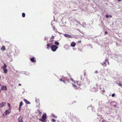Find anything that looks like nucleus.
Here are the masks:
<instances>
[{"label": "nucleus", "instance_id": "f257e3e1", "mask_svg": "<svg viewBox=\"0 0 122 122\" xmlns=\"http://www.w3.org/2000/svg\"><path fill=\"white\" fill-rule=\"evenodd\" d=\"M46 116L47 115L46 113H44L42 117V119H39V120L40 121H41L43 122H46V120L47 118Z\"/></svg>", "mask_w": 122, "mask_h": 122}, {"label": "nucleus", "instance_id": "f03ea898", "mask_svg": "<svg viewBox=\"0 0 122 122\" xmlns=\"http://www.w3.org/2000/svg\"><path fill=\"white\" fill-rule=\"evenodd\" d=\"M58 48V46L54 45H52L51 47V48L52 51H56Z\"/></svg>", "mask_w": 122, "mask_h": 122}, {"label": "nucleus", "instance_id": "7ed1b4c3", "mask_svg": "<svg viewBox=\"0 0 122 122\" xmlns=\"http://www.w3.org/2000/svg\"><path fill=\"white\" fill-rule=\"evenodd\" d=\"M19 122H24L23 119V117L21 116H20L18 118Z\"/></svg>", "mask_w": 122, "mask_h": 122}, {"label": "nucleus", "instance_id": "20e7f679", "mask_svg": "<svg viewBox=\"0 0 122 122\" xmlns=\"http://www.w3.org/2000/svg\"><path fill=\"white\" fill-rule=\"evenodd\" d=\"M11 112V110L10 108L6 110L5 112V114L6 115H7L9 114Z\"/></svg>", "mask_w": 122, "mask_h": 122}, {"label": "nucleus", "instance_id": "39448f33", "mask_svg": "<svg viewBox=\"0 0 122 122\" xmlns=\"http://www.w3.org/2000/svg\"><path fill=\"white\" fill-rule=\"evenodd\" d=\"M1 89L2 90H7V88L5 86H1Z\"/></svg>", "mask_w": 122, "mask_h": 122}, {"label": "nucleus", "instance_id": "423d86ee", "mask_svg": "<svg viewBox=\"0 0 122 122\" xmlns=\"http://www.w3.org/2000/svg\"><path fill=\"white\" fill-rule=\"evenodd\" d=\"M6 104V103L5 102H3L0 103V108L4 106Z\"/></svg>", "mask_w": 122, "mask_h": 122}, {"label": "nucleus", "instance_id": "0eeeda50", "mask_svg": "<svg viewBox=\"0 0 122 122\" xmlns=\"http://www.w3.org/2000/svg\"><path fill=\"white\" fill-rule=\"evenodd\" d=\"M65 79H66V77H64L61 78L59 80L61 81H62L64 83H65V81H66V80H65Z\"/></svg>", "mask_w": 122, "mask_h": 122}, {"label": "nucleus", "instance_id": "6e6552de", "mask_svg": "<svg viewBox=\"0 0 122 122\" xmlns=\"http://www.w3.org/2000/svg\"><path fill=\"white\" fill-rule=\"evenodd\" d=\"M67 38H71L72 36L71 35L66 34H65L64 35Z\"/></svg>", "mask_w": 122, "mask_h": 122}, {"label": "nucleus", "instance_id": "1a4fd4ad", "mask_svg": "<svg viewBox=\"0 0 122 122\" xmlns=\"http://www.w3.org/2000/svg\"><path fill=\"white\" fill-rule=\"evenodd\" d=\"M31 61L32 62H36V61L35 60V58L33 57L30 59Z\"/></svg>", "mask_w": 122, "mask_h": 122}, {"label": "nucleus", "instance_id": "9d476101", "mask_svg": "<svg viewBox=\"0 0 122 122\" xmlns=\"http://www.w3.org/2000/svg\"><path fill=\"white\" fill-rule=\"evenodd\" d=\"M23 100L26 104H29L30 103L29 102L25 99H24Z\"/></svg>", "mask_w": 122, "mask_h": 122}, {"label": "nucleus", "instance_id": "9b49d317", "mask_svg": "<svg viewBox=\"0 0 122 122\" xmlns=\"http://www.w3.org/2000/svg\"><path fill=\"white\" fill-rule=\"evenodd\" d=\"M108 60H106L105 61V62H102V64L104 66H106V62H108Z\"/></svg>", "mask_w": 122, "mask_h": 122}, {"label": "nucleus", "instance_id": "f8f14e48", "mask_svg": "<svg viewBox=\"0 0 122 122\" xmlns=\"http://www.w3.org/2000/svg\"><path fill=\"white\" fill-rule=\"evenodd\" d=\"M70 80L72 81V82H74V83H76L78 84V81H76L74 80L71 77Z\"/></svg>", "mask_w": 122, "mask_h": 122}, {"label": "nucleus", "instance_id": "ddd939ff", "mask_svg": "<svg viewBox=\"0 0 122 122\" xmlns=\"http://www.w3.org/2000/svg\"><path fill=\"white\" fill-rule=\"evenodd\" d=\"M76 44L75 42H72L71 43V46L72 47H74L75 46Z\"/></svg>", "mask_w": 122, "mask_h": 122}, {"label": "nucleus", "instance_id": "4468645a", "mask_svg": "<svg viewBox=\"0 0 122 122\" xmlns=\"http://www.w3.org/2000/svg\"><path fill=\"white\" fill-rule=\"evenodd\" d=\"M4 72L5 73H6L8 72V70L6 68H4L3 69Z\"/></svg>", "mask_w": 122, "mask_h": 122}, {"label": "nucleus", "instance_id": "2eb2a0df", "mask_svg": "<svg viewBox=\"0 0 122 122\" xmlns=\"http://www.w3.org/2000/svg\"><path fill=\"white\" fill-rule=\"evenodd\" d=\"M1 50L3 51H5V46H2L1 48Z\"/></svg>", "mask_w": 122, "mask_h": 122}, {"label": "nucleus", "instance_id": "dca6fc26", "mask_svg": "<svg viewBox=\"0 0 122 122\" xmlns=\"http://www.w3.org/2000/svg\"><path fill=\"white\" fill-rule=\"evenodd\" d=\"M4 66L2 67L3 68V69L4 68H6L7 67V66L5 63H4Z\"/></svg>", "mask_w": 122, "mask_h": 122}, {"label": "nucleus", "instance_id": "f3484780", "mask_svg": "<svg viewBox=\"0 0 122 122\" xmlns=\"http://www.w3.org/2000/svg\"><path fill=\"white\" fill-rule=\"evenodd\" d=\"M53 30H54L55 31V32H58V31L56 29V28H55V27L54 26H53L52 27Z\"/></svg>", "mask_w": 122, "mask_h": 122}, {"label": "nucleus", "instance_id": "a211bd4d", "mask_svg": "<svg viewBox=\"0 0 122 122\" xmlns=\"http://www.w3.org/2000/svg\"><path fill=\"white\" fill-rule=\"evenodd\" d=\"M55 44L56 46H58L59 45V43L58 42H55Z\"/></svg>", "mask_w": 122, "mask_h": 122}, {"label": "nucleus", "instance_id": "6ab92c4d", "mask_svg": "<svg viewBox=\"0 0 122 122\" xmlns=\"http://www.w3.org/2000/svg\"><path fill=\"white\" fill-rule=\"evenodd\" d=\"M23 105V102H20V103L19 104V107H20V108Z\"/></svg>", "mask_w": 122, "mask_h": 122}, {"label": "nucleus", "instance_id": "aec40b11", "mask_svg": "<svg viewBox=\"0 0 122 122\" xmlns=\"http://www.w3.org/2000/svg\"><path fill=\"white\" fill-rule=\"evenodd\" d=\"M85 77V76H81V80H83Z\"/></svg>", "mask_w": 122, "mask_h": 122}, {"label": "nucleus", "instance_id": "412c9836", "mask_svg": "<svg viewBox=\"0 0 122 122\" xmlns=\"http://www.w3.org/2000/svg\"><path fill=\"white\" fill-rule=\"evenodd\" d=\"M52 116L54 118H56L57 117L54 114H52Z\"/></svg>", "mask_w": 122, "mask_h": 122}, {"label": "nucleus", "instance_id": "4be33fe9", "mask_svg": "<svg viewBox=\"0 0 122 122\" xmlns=\"http://www.w3.org/2000/svg\"><path fill=\"white\" fill-rule=\"evenodd\" d=\"M22 16L23 17H25V14L24 13H23L22 14Z\"/></svg>", "mask_w": 122, "mask_h": 122}, {"label": "nucleus", "instance_id": "5701e85b", "mask_svg": "<svg viewBox=\"0 0 122 122\" xmlns=\"http://www.w3.org/2000/svg\"><path fill=\"white\" fill-rule=\"evenodd\" d=\"M94 87L93 88H91L90 89V91L93 92L94 91Z\"/></svg>", "mask_w": 122, "mask_h": 122}, {"label": "nucleus", "instance_id": "b1692460", "mask_svg": "<svg viewBox=\"0 0 122 122\" xmlns=\"http://www.w3.org/2000/svg\"><path fill=\"white\" fill-rule=\"evenodd\" d=\"M50 46V44L49 43H48L47 44V48L48 49L49 48Z\"/></svg>", "mask_w": 122, "mask_h": 122}, {"label": "nucleus", "instance_id": "393cba45", "mask_svg": "<svg viewBox=\"0 0 122 122\" xmlns=\"http://www.w3.org/2000/svg\"><path fill=\"white\" fill-rule=\"evenodd\" d=\"M65 80H66V81H65V82L66 81H67L68 82H69V79H68L66 78V79H65Z\"/></svg>", "mask_w": 122, "mask_h": 122}, {"label": "nucleus", "instance_id": "a878e982", "mask_svg": "<svg viewBox=\"0 0 122 122\" xmlns=\"http://www.w3.org/2000/svg\"><path fill=\"white\" fill-rule=\"evenodd\" d=\"M51 121L53 122H55L56 121L55 120L53 119H52L51 120Z\"/></svg>", "mask_w": 122, "mask_h": 122}, {"label": "nucleus", "instance_id": "bb28decb", "mask_svg": "<svg viewBox=\"0 0 122 122\" xmlns=\"http://www.w3.org/2000/svg\"><path fill=\"white\" fill-rule=\"evenodd\" d=\"M54 38H55L54 36H52L51 37V39H54Z\"/></svg>", "mask_w": 122, "mask_h": 122}, {"label": "nucleus", "instance_id": "cd10ccee", "mask_svg": "<svg viewBox=\"0 0 122 122\" xmlns=\"http://www.w3.org/2000/svg\"><path fill=\"white\" fill-rule=\"evenodd\" d=\"M118 85L120 86H122V84L120 83H118Z\"/></svg>", "mask_w": 122, "mask_h": 122}, {"label": "nucleus", "instance_id": "c85d7f7f", "mask_svg": "<svg viewBox=\"0 0 122 122\" xmlns=\"http://www.w3.org/2000/svg\"><path fill=\"white\" fill-rule=\"evenodd\" d=\"M105 16L107 18H108L109 17V15H106Z\"/></svg>", "mask_w": 122, "mask_h": 122}, {"label": "nucleus", "instance_id": "c756f323", "mask_svg": "<svg viewBox=\"0 0 122 122\" xmlns=\"http://www.w3.org/2000/svg\"><path fill=\"white\" fill-rule=\"evenodd\" d=\"M81 42V40L78 41V43H80Z\"/></svg>", "mask_w": 122, "mask_h": 122}, {"label": "nucleus", "instance_id": "7c9ffc66", "mask_svg": "<svg viewBox=\"0 0 122 122\" xmlns=\"http://www.w3.org/2000/svg\"><path fill=\"white\" fill-rule=\"evenodd\" d=\"M115 94H114V93L112 94V97H114L115 96Z\"/></svg>", "mask_w": 122, "mask_h": 122}, {"label": "nucleus", "instance_id": "2f4dec72", "mask_svg": "<svg viewBox=\"0 0 122 122\" xmlns=\"http://www.w3.org/2000/svg\"><path fill=\"white\" fill-rule=\"evenodd\" d=\"M8 106L9 107H10V104L9 103H8Z\"/></svg>", "mask_w": 122, "mask_h": 122}, {"label": "nucleus", "instance_id": "473e14b6", "mask_svg": "<svg viewBox=\"0 0 122 122\" xmlns=\"http://www.w3.org/2000/svg\"><path fill=\"white\" fill-rule=\"evenodd\" d=\"M102 91L103 92V93L105 92V91L104 89H103L102 90Z\"/></svg>", "mask_w": 122, "mask_h": 122}, {"label": "nucleus", "instance_id": "72a5a7b5", "mask_svg": "<svg viewBox=\"0 0 122 122\" xmlns=\"http://www.w3.org/2000/svg\"><path fill=\"white\" fill-rule=\"evenodd\" d=\"M21 108V107L20 108V107H19V110L20 112V110Z\"/></svg>", "mask_w": 122, "mask_h": 122}, {"label": "nucleus", "instance_id": "f704fd0d", "mask_svg": "<svg viewBox=\"0 0 122 122\" xmlns=\"http://www.w3.org/2000/svg\"><path fill=\"white\" fill-rule=\"evenodd\" d=\"M72 85L74 87H76V86L75 85L73 84H72Z\"/></svg>", "mask_w": 122, "mask_h": 122}, {"label": "nucleus", "instance_id": "c9c22d12", "mask_svg": "<svg viewBox=\"0 0 122 122\" xmlns=\"http://www.w3.org/2000/svg\"><path fill=\"white\" fill-rule=\"evenodd\" d=\"M107 31H106L105 32V34H107Z\"/></svg>", "mask_w": 122, "mask_h": 122}, {"label": "nucleus", "instance_id": "e433bc0d", "mask_svg": "<svg viewBox=\"0 0 122 122\" xmlns=\"http://www.w3.org/2000/svg\"><path fill=\"white\" fill-rule=\"evenodd\" d=\"M105 122V121L104 120H103L102 121V122Z\"/></svg>", "mask_w": 122, "mask_h": 122}, {"label": "nucleus", "instance_id": "4c0bfd02", "mask_svg": "<svg viewBox=\"0 0 122 122\" xmlns=\"http://www.w3.org/2000/svg\"><path fill=\"white\" fill-rule=\"evenodd\" d=\"M86 74V72H85L84 73V75L83 76H85V77Z\"/></svg>", "mask_w": 122, "mask_h": 122}, {"label": "nucleus", "instance_id": "58836bf2", "mask_svg": "<svg viewBox=\"0 0 122 122\" xmlns=\"http://www.w3.org/2000/svg\"><path fill=\"white\" fill-rule=\"evenodd\" d=\"M96 73H98V71H96L95 72Z\"/></svg>", "mask_w": 122, "mask_h": 122}, {"label": "nucleus", "instance_id": "ea45409f", "mask_svg": "<svg viewBox=\"0 0 122 122\" xmlns=\"http://www.w3.org/2000/svg\"><path fill=\"white\" fill-rule=\"evenodd\" d=\"M109 17H110L111 18V17H112V16L111 15H109Z\"/></svg>", "mask_w": 122, "mask_h": 122}, {"label": "nucleus", "instance_id": "a19ab883", "mask_svg": "<svg viewBox=\"0 0 122 122\" xmlns=\"http://www.w3.org/2000/svg\"><path fill=\"white\" fill-rule=\"evenodd\" d=\"M39 114H41V112L40 111H39Z\"/></svg>", "mask_w": 122, "mask_h": 122}, {"label": "nucleus", "instance_id": "79ce46f5", "mask_svg": "<svg viewBox=\"0 0 122 122\" xmlns=\"http://www.w3.org/2000/svg\"><path fill=\"white\" fill-rule=\"evenodd\" d=\"M19 86H21V84H19L18 85Z\"/></svg>", "mask_w": 122, "mask_h": 122}, {"label": "nucleus", "instance_id": "37998d69", "mask_svg": "<svg viewBox=\"0 0 122 122\" xmlns=\"http://www.w3.org/2000/svg\"><path fill=\"white\" fill-rule=\"evenodd\" d=\"M3 116L4 117H5V115H4V114H3Z\"/></svg>", "mask_w": 122, "mask_h": 122}, {"label": "nucleus", "instance_id": "c03bdc74", "mask_svg": "<svg viewBox=\"0 0 122 122\" xmlns=\"http://www.w3.org/2000/svg\"><path fill=\"white\" fill-rule=\"evenodd\" d=\"M70 78H71V75H70Z\"/></svg>", "mask_w": 122, "mask_h": 122}, {"label": "nucleus", "instance_id": "a18cd8bd", "mask_svg": "<svg viewBox=\"0 0 122 122\" xmlns=\"http://www.w3.org/2000/svg\"><path fill=\"white\" fill-rule=\"evenodd\" d=\"M1 76H0V79H1Z\"/></svg>", "mask_w": 122, "mask_h": 122}, {"label": "nucleus", "instance_id": "49530a36", "mask_svg": "<svg viewBox=\"0 0 122 122\" xmlns=\"http://www.w3.org/2000/svg\"><path fill=\"white\" fill-rule=\"evenodd\" d=\"M108 64H109V63L108 62Z\"/></svg>", "mask_w": 122, "mask_h": 122}, {"label": "nucleus", "instance_id": "de8ad7c7", "mask_svg": "<svg viewBox=\"0 0 122 122\" xmlns=\"http://www.w3.org/2000/svg\"><path fill=\"white\" fill-rule=\"evenodd\" d=\"M45 40H46V39L45 38Z\"/></svg>", "mask_w": 122, "mask_h": 122}]
</instances>
